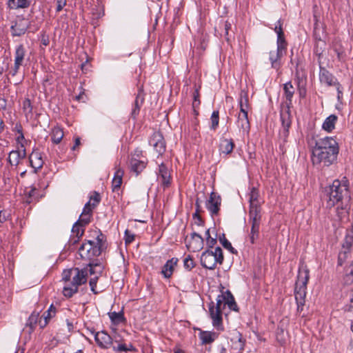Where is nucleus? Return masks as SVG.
Masks as SVG:
<instances>
[{"mask_svg": "<svg viewBox=\"0 0 353 353\" xmlns=\"http://www.w3.org/2000/svg\"><path fill=\"white\" fill-rule=\"evenodd\" d=\"M339 145L331 137L318 138L312 148V161L314 165L328 167L333 164L339 154Z\"/></svg>", "mask_w": 353, "mask_h": 353, "instance_id": "obj_1", "label": "nucleus"}, {"mask_svg": "<svg viewBox=\"0 0 353 353\" xmlns=\"http://www.w3.org/2000/svg\"><path fill=\"white\" fill-rule=\"evenodd\" d=\"M283 92L286 101L285 105H281L280 114L283 126L281 134L285 139L288 136L289 128L292 123L290 108L292 107V98L295 92L291 81H288L283 85Z\"/></svg>", "mask_w": 353, "mask_h": 353, "instance_id": "obj_2", "label": "nucleus"}, {"mask_svg": "<svg viewBox=\"0 0 353 353\" xmlns=\"http://www.w3.org/2000/svg\"><path fill=\"white\" fill-rule=\"evenodd\" d=\"M348 197L347 185H342L339 180H334L332 185L325 187L323 190V198L326 200L327 207L330 208Z\"/></svg>", "mask_w": 353, "mask_h": 353, "instance_id": "obj_3", "label": "nucleus"}, {"mask_svg": "<svg viewBox=\"0 0 353 353\" xmlns=\"http://www.w3.org/2000/svg\"><path fill=\"white\" fill-rule=\"evenodd\" d=\"M309 270L299 271L297 281L295 283L294 296L297 304V312L301 314L305 305L306 285L309 280Z\"/></svg>", "mask_w": 353, "mask_h": 353, "instance_id": "obj_4", "label": "nucleus"}, {"mask_svg": "<svg viewBox=\"0 0 353 353\" xmlns=\"http://www.w3.org/2000/svg\"><path fill=\"white\" fill-rule=\"evenodd\" d=\"M88 279V268L79 269L74 268L72 279L68 284L64 285L63 294L66 298H71L78 292L79 286L85 283Z\"/></svg>", "mask_w": 353, "mask_h": 353, "instance_id": "obj_5", "label": "nucleus"}, {"mask_svg": "<svg viewBox=\"0 0 353 353\" xmlns=\"http://www.w3.org/2000/svg\"><path fill=\"white\" fill-rule=\"evenodd\" d=\"M223 259L222 249L220 247H216L214 252L208 250L202 253L201 264L206 269L214 270L217 263H223Z\"/></svg>", "mask_w": 353, "mask_h": 353, "instance_id": "obj_6", "label": "nucleus"}, {"mask_svg": "<svg viewBox=\"0 0 353 353\" xmlns=\"http://www.w3.org/2000/svg\"><path fill=\"white\" fill-rule=\"evenodd\" d=\"M224 299L223 292H222L221 294L217 296L216 306H214L213 301L209 305V312L210 318L212 320V325L218 330L221 331L223 330L222 310L224 309L223 304Z\"/></svg>", "mask_w": 353, "mask_h": 353, "instance_id": "obj_7", "label": "nucleus"}, {"mask_svg": "<svg viewBox=\"0 0 353 353\" xmlns=\"http://www.w3.org/2000/svg\"><path fill=\"white\" fill-rule=\"evenodd\" d=\"M100 247L96 246L95 242L88 240L83 243L79 249V254L82 259L92 260L101 254Z\"/></svg>", "mask_w": 353, "mask_h": 353, "instance_id": "obj_8", "label": "nucleus"}, {"mask_svg": "<svg viewBox=\"0 0 353 353\" xmlns=\"http://www.w3.org/2000/svg\"><path fill=\"white\" fill-rule=\"evenodd\" d=\"M30 26L28 19L17 17L10 27L11 34L13 37H21L26 32Z\"/></svg>", "mask_w": 353, "mask_h": 353, "instance_id": "obj_9", "label": "nucleus"}, {"mask_svg": "<svg viewBox=\"0 0 353 353\" xmlns=\"http://www.w3.org/2000/svg\"><path fill=\"white\" fill-rule=\"evenodd\" d=\"M149 143L159 155H162L165 152L166 143L161 132H154Z\"/></svg>", "mask_w": 353, "mask_h": 353, "instance_id": "obj_10", "label": "nucleus"}, {"mask_svg": "<svg viewBox=\"0 0 353 353\" xmlns=\"http://www.w3.org/2000/svg\"><path fill=\"white\" fill-rule=\"evenodd\" d=\"M26 56V49L23 44L16 47L14 53V63L10 73L14 77L19 72V68L23 65Z\"/></svg>", "mask_w": 353, "mask_h": 353, "instance_id": "obj_11", "label": "nucleus"}, {"mask_svg": "<svg viewBox=\"0 0 353 353\" xmlns=\"http://www.w3.org/2000/svg\"><path fill=\"white\" fill-rule=\"evenodd\" d=\"M221 204V198L220 195L214 192H212L206 201L205 205L212 216L219 214Z\"/></svg>", "mask_w": 353, "mask_h": 353, "instance_id": "obj_12", "label": "nucleus"}, {"mask_svg": "<svg viewBox=\"0 0 353 353\" xmlns=\"http://www.w3.org/2000/svg\"><path fill=\"white\" fill-rule=\"evenodd\" d=\"M145 92L143 86L141 85L139 87L137 94H136L134 107L132 110L131 117L134 119H137V117L139 115L141 106L145 101Z\"/></svg>", "mask_w": 353, "mask_h": 353, "instance_id": "obj_13", "label": "nucleus"}, {"mask_svg": "<svg viewBox=\"0 0 353 353\" xmlns=\"http://www.w3.org/2000/svg\"><path fill=\"white\" fill-rule=\"evenodd\" d=\"M157 174L158 177L161 178V183L163 188H168L171 184L172 177L170 171L165 163H161L159 165Z\"/></svg>", "mask_w": 353, "mask_h": 353, "instance_id": "obj_14", "label": "nucleus"}, {"mask_svg": "<svg viewBox=\"0 0 353 353\" xmlns=\"http://www.w3.org/2000/svg\"><path fill=\"white\" fill-rule=\"evenodd\" d=\"M94 339L97 345L103 349L109 348L112 343V337L104 331L97 332L94 335Z\"/></svg>", "mask_w": 353, "mask_h": 353, "instance_id": "obj_15", "label": "nucleus"}, {"mask_svg": "<svg viewBox=\"0 0 353 353\" xmlns=\"http://www.w3.org/2000/svg\"><path fill=\"white\" fill-rule=\"evenodd\" d=\"M314 37L315 39V45L314 48V52L318 57L319 59H320L322 57L323 52L325 49L326 43L321 39V37H317V24H315L314 28Z\"/></svg>", "mask_w": 353, "mask_h": 353, "instance_id": "obj_16", "label": "nucleus"}, {"mask_svg": "<svg viewBox=\"0 0 353 353\" xmlns=\"http://www.w3.org/2000/svg\"><path fill=\"white\" fill-rule=\"evenodd\" d=\"M187 246L189 250H192V252H198L201 250L203 246V237L199 234L193 232L191 234V241Z\"/></svg>", "mask_w": 353, "mask_h": 353, "instance_id": "obj_17", "label": "nucleus"}, {"mask_svg": "<svg viewBox=\"0 0 353 353\" xmlns=\"http://www.w3.org/2000/svg\"><path fill=\"white\" fill-rule=\"evenodd\" d=\"M21 147L23 148L21 151L12 150L9 154L8 161L12 165H18L20 163V160L25 159L26 157L24 145L21 144Z\"/></svg>", "mask_w": 353, "mask_h": 353, "instance_id": "obj_18", "label": "nucleus"}, {"mask_svg": "<svg viewBox=\"0 0 353 353\" xmlns=\"http://www.w3.org/2000/svg\"><path fill=\"white\" fill-rule=\"evenodd\" d=\"M29 161L30 166L34 169L35 172L37 170L41 168L43 165L42 155L38 150H34L32 151L29 156Z\"/></svg>", "mask_w": 353, "mask_h": 353, "instance_id": "obj_19", "label": "nucleus"}, {"mask_svg": "<svg viewBox=\"0 0 353 353\" xmlns=\"http://www.w3.org/2000/svg\"><path fill=\"white\" fill-rule=\"evenodd\" d=\"M319 80L321 83L325 84L328 86H332L336 79L330 73L327 69L320 65L319 71Z\"/></svg>", "mask_w": 353, "mask_h": 353, "instance_id": "obj_20", "label": "nucleus"}, {"mask_svg": "<svg viewBox=\"0 0 353 353\" xmlns=\"http://www.w3.org/2000/svg\"><path fill=\"white\" fill-rule=\"evenodd\" d=\"M178 261V259L175 257L167 261L161 270V274L165 278L169 279L172 276L174 267L176 265Z\"/></svg>", "mask_w": 353, "mask_h": 353, "instance_id": "obj_21", "label": "nucleus"}, {"mask_svg": "<svg viewBox=\"0 0 353 353\" xmlns=\"http://www.w3.org/2000/svg\"><path fill=\"white\" fill-rule=\"evenodd\" d=\"M234 143L232 139L221 138L219 150L225 154H230L234 148Z\"/></svg>", "mask_w": 353, "mask_h": 353, "instance_id": "obj_22", "label": "nucleus"}, {"mask_svg": "<svg viewBox=\"0 0 353 353\" xmlns=\"http://www.w3.org/2000/svg\"><path fill=\"white\" fill-rule=\"evenodd\" d=\"M147 161L132 158L130 160V170L138 176L146 167Z\"/></svg>", "mask_w": 353, "mask_h": 353, "instance_id": "obj_23", "label": "nucleus"}, {"mask_svg": "<svg viewBox=\"0 0 353 353\" xmlns=\"http://www.w3.org/2000/svg\"><path fill=\"white\" fill-rule=\"evenodd\" d=\"M237 123L243 132H248L250 129V124L248 119V111L241 108V112L239 114Z\"/></svg>", "mask_w": 353, "mask_h": 353, "instance_id": "obj_24", "label": "nucleus"}, {"mask_svg": "<svg viewBox=\"0 0 353 353\" xmlns=\"http://www.w3.org/2000/svg\"><path fill=\"white\" fill-rule=\"evenodd\" d=\"M124 171L120 168H116L114 178L112 181V191L115 192L120 189L123 181Z\"/></svg>", "mask_w": 353, "mask_h": 353, "instance_id": "obj_25", "label": "nucleus"}, {"mask_svg": "<svg viewBox=\"0 0 353 353\" xmlns=\"http://www.w3.org/2000/svg\"><path fill=\"white\" fill-rule=\"evenodd\" d=\"M285 54L278 50H273L270 52L269 59L271 62L272 68L279 70L281 68V59Z\"/></svg>", "mask_w": 353, "mask_h": 353, "instance_id": "obj_26", "label": "nucleus"}, {"mask_svg": "<svg viewBox=\"0 0 353 353\" xmlns=\"http://www.w3.org/2000/svg\"><path fill=\"white\" fill-rule=\"evenodd\" d=\"M223 296L225 297V299L223 301H224L223 307H225V305H228V306L229 307V308L230 310L236 311V312L239 310V307H238L237 304L234 300V297L230 290H226L223 293Z\"/></svg>", "mask_w": 353, "mask_h": 353, "instance_id": "obj_27", "label": "nucleus"}, {"mask_svg": "<svg viewBox=\"0 0 353 353\" xmlns=\"http://www.w3.org/2000/svg\"><path fill=\"white\" fill-rule=\"evenodd\" d=\"M31 4L30 0H8L7 5L10 9L17 10L27 8Z\"/></svg>", "mask_w": 353, "mask_h": 353, "instance_id": "obj_28", "label": "nucleus"}, {"mask_svg": "<svg viewBox=\"0 0 353 353\" xmlns=\"http://www.w3.org/2000/svg\"><path fill=\"white\" fill-rule=\"evenodd\" d=\"M250 219L251 222L261 223V207L259 205L250 206L249 212Z\"/></svg>", "mask_w": 353, "mask_h": 353, "instance_id": "obj_29", "label": "nucleus"}, {"mask_svg": "<svg viewBox=\"0 0 353 353\" xmlns=\"http://www.w3.org/2000/svg\"><path fill=\"white\" fill-rule=\"evenodd\" d=\"M337 121V117L335 114H331L325 119L324 121L322 128L325 131L330 132L335 128V123Z\"/></svg>", "mask_w": 353, "mask_h": 353, "instance_id": "obj_30", "label": "nucleus"}, {"mask_svg": "<svg viewBox=\"0 0 353 353\" xmlns=\"http://www.w3.org/2000/svg\"><path fill=\"white\" fill-rule=\"evenodd\" d=\"M217 334L214 332L202 331L199 334V337L202 341V344H210L214 341Z\"/></svg>", "mask_w": 353, "mask_h": 353, "instance_id": "obj_31", "label": "nucleus"}, {"mask_svg": "<svg viewBox=\"0 0 353 353\" xmlns=\"http://www.w3.org/2000/svg\"><path fill=\"white\" fill-rule=\"evenodd\" d=\"M88 266L90 268L88 269V272H89L90 275L96 274L99 276L104 270L103 265L100 263H89Z\"/></svg>", "mask_w": 353, "mask_h": 353, "instance_id": "obj_32", "label": "nucleus"}, {"mask_svg": "<svg viewBox=\"0 0 353 353\" xmlns=\"http://www.w3.org/2000/svg\"><path fill=\"white\" fill-rule=\"evenodd\" d=\"M63 130L59 128L55 127L52 129V134H51V139L52 141L55 143L58 144L61 142L63 137Z\"/></svg>", "mask_w": 353, "mask_h": 353, "instance_id": "obj_33", "label": "nucleus"}, {"mask_svg": "<svg viewBox=\"0 0 353 353\" xmlns=\"http://www.w3.org/2000/svg\"><path fill=\"white\" fill-rule=\"evenodd\" d=\"M39 316V312H33L28 319L26 322V326L30 327V332L34 331L36 325L38 322Z\"/></svg>", "mask_w": 353, "mask_h": 353, "instance_id": "obj_34", "label": "nucleus"}, {"mask_svg": "<svg viewBox=\"0 0 353 353\" xmlns=\"http://www.w3.org/2000/svg\"><path fill=\"white\" fill-rule=\"evenodd\" d=\"M252 227L250 234V239L252 244H254L255 242V239L259 238V222H251Z\"/></svg>", "mask_w": 353, "mask_h": 353, "instance_id": "obj_35", "label": "nucleus"}, {"mask_svg": "<svg viewBox=\"0 0 353 353\" xmlns=\"http://www.w3.org/2000/svg\"><path fill=\"white\" fill-rule=\"evenodd\" d=\"M110 319H111L112 323L115 325H118L121 323L125 321V318L124 317L123 312L121 311L119 312H112L109 313Z\"/></svg>", "mask_w": 353, "mask_h": 353, "instance_id": "obj_36", "label": "nucleus"}, {"mask_svg": "<svg viewBox=\"0 0 353 353\" xmlns=\"http://www.w3.org/2000/svg\"><path fill=\"white\" fill-rule=\"evenodd\" d=\"M350 256L349 248H345V245H343V250L339 253L338 256V265L342 266Z\"/></svg>", "mask_w": 353, "mask_h": 353, "instance_id": "obj_37", "label": "nucleus"}, {"mask_svg": "<svg viewBox=\"0 0 353 353\" xmlns=\"http://www.w3.org/2000/svg\"><path fill=\"white\" fill-rule=\"evenodd\" d=\"M277 48L276 50L279 52H282V53L285 54L288 43L285 41V35L280 32L279 35L277 36Z\"/></svg>", "mask_w": 353, "mask_h": 353, "instance_id": "obj_38", "label": "nucleus"}, {"mask_svg": "<svg viewBox=\"0 0 353 353\" xmlns=\"http://www.w3.org/2000/svg\"><path fill=\"white\" fill-rule=\"evenodd\" d=\"M97 234L96 237V246L100 247V250L102 252L105 248L106 236L101 232V230L94 231Z\"/></svg>", "mask_w": 353, "mask_h": 353, "instance_id": "obj_39", "label": "nucleus"}, {"mask_svg": "<svg viewBox=\"0 0 353 353\" xmlns=\"http://www.w3.org/2000/svg\"><path fill=\"white\" fill-rule=\"evenodd\" d=\"M219 240L224 248L228 250L232 254H237V251L232 246L230 242L225 238V234H222V235L219 236Z\"/></svg>", "mask_w": 353, "mask_h": 353, "instance_id": "obj_40", "label": "nucleus"}, {"mask_svg": "<svg viewBox=\"0 0 353 353\" xmlns=\"http://www.w3.org/2000/svg\"><path fill=\"white\" fill-rule=\"evenodd\" d=\"M239 103V107H240V112H241V108H242V109H243L244 111H248L249 103H248V96L246 92H241Z\"/></svg>", "mask_w": 353, "mask_h": 353, "instance_id": "obj_41", "label": "nucleus"}, {"mask_svg": "<svg viewBox=\"0 0 353 353\" xmlns=\"http://www.w3.org/2000/svg\"><path fill=\"white\" fill-rule=\"evenodd\" d=\"M259 191L256 188H252L249 195L250 206L259 205Z\"/></svg>", "mask_w": 353, "mask_h": 353, "instance_id": "obj_42", "label": "nucleus"}, {"mask_svg": "<svg viewBox=\"0 0 353 353\" xmlns=\"http://www.w3.org/2000/svg\"><path fill=\"white\" fill-rule=\"evenodd\" d=\"M85 227V226H81L79 222L76 221L72 226V232L74 235L82 237L84 234Z\"/></svg>", "mask_w": 353, "mask_h": 353, "instance_id": "obj_43", "label": "nucleus"}, {"mask_svg": "<svg viewBox=\"0 0 353 353\" xmlns=\"http://www.w3.org/2000/svg\"><path fill=\"white\" fill-rule=\"evenodd\" d=\"M211 125L210 129L212 130H215L218 126L219 123V112L218 110L213 111L211 115Z\"/></svg>", "mask_w": 353, "mask_h": 353, "instance_id": "obj_44", "label": "nucleus"}, {"mask_svg": "<svg viewBox=\"0 0 353 353\" xmlns=\"http://www.w3.org/2000/svg\"><path fill=\"white\" fill-rule=\"evenodd\" d=\"M232 25L228 21L224 23V37L228 43H229L231 39L233 37V33L231 30Z\"/></svg>", "mask_w": 353, "mask_h": 353, "instance_id": "obj_45", "label": "nucleus"}, {"mask_svg": "<svg viewBox=\"0 0 353 353\" xmlns=\"http://www.w3.org/2000/svg\"><path fill=\"white\" fill-rule=\"evenodd\" d=\"M74 268L64 270L62 273V280L65 282V285L68 284L71 282V278L72 279V275L74 274Z\"/></svg>", "mask_w": 353, "mask_h": 353, "instance_id": "obj_46", "label": "nucleus"}, {"mask_svg": "<svg viewBox=\"0 0 353 353\" xmlns=\"http://www.w3.org/2000/svg\"><path fill=\"white\" fill-rule=\"evenodd\" d=\"M55 314L56 307L53 305V304H51L48 310L43 313L42 317H43L44 319L49 322V321L52 317H54Z\"/></svg>", "mask_w": 353, "mask_h": 353, "instance_id": "obj_47", "label": "nucleus"}, {"mask_svg": "<svg viewBox=\"0 0 353 353\" xmlns=\"http://www.w3.org/2000/svg\"><path fill=\"white\" fill-rule=\"evenodd\" d=\"M92 216V214H81L77 221L81 224V226H86L90 223Z\"/></svg>", "mask_w": 353, "mask_h": 353, "instance_id": "obj_48", "label": "nucleus"}, {"mask_svg": "<svg viewBox=\"0 0 353 353\" xmlns=\"http://www.w3.org/2000/svg\"><path fill=\"white\" fill-rule=\"evenodd\" d=\"M195 266V263L192 259V256L188 255L185 259H184V267L186 270L188 271L191 270Z\"/></svg>", "mask_w": 353, "mask_h": 353, "instance_id": "obj_49", "label": "nucleus"}, {"mask_svg": "<svg viewBox=\"0 0 353 353\" xmlns=\"http://www.w3.org/2000/svg\"><path fill=\"white\" fill-rule=\"evenodd\" d=\"M98 279H99V276H95L94 277L90 279V280L89 281L90 290L94 294H99V292L96 290Z\"/></svg>", "mask_w": 353, "mask_h": 353, "instance_id": "obj_50", "label": "nucleus"}, {"mask_svg": "<svg viewBox=\"0 0 353 353\" xmlns=\"http://www.w3.org/2000/svg\"><path fill=\"white\" fill-rule=\"evenodd\" d=\"M23 109L27 113H32V106L29 99H26L23 102Z\"/></svg>", "mask_w": 353, "mask_h": 353, "instance_id": "obj_51", "label": "nucleus"}, {"mask_svg": "<svg viewBox=\"0 0 353 353\" xmlns=\"http://www.w3.org/2000/svg\"><path fill=\"white\" fill-rule=\"evenodd\" d=\"M93 201L94 203H92V205L93 206V208H95L97 206V205L101 201V196L100 194L94 191L93 192V195L90 196V201Z\"/></svg>", "mask_w": 353, "mask_h": 353, "instance_id": "obj_52", "label": "nucleus"}, {"mask_svg": "<svg viewBox=\"0 0 353 353\" xmlns=\"http://www.w3.org/2000/svg\"><path fill=\"white\" fill-rule=\"evenodd\" d=\"M124 239L126 245L130 244L134 240V234H132L128 230H126Z\"/></svg>", "mask_w": 353, "mask_h": 353, "instance_id": "obj_53", "label": "nucleus"}, {"mask_svg": "<svg viewBox=\"0 0 353 353\" xmlns=\"http://www.w3.org/2000/svg\"><path fill=\"white\" fill-rule=\"evenodd\" d=\"M113 349L118 352H128V351H132L134 350V347L130 345V347H128L125 344H121L118 347H113Z\"/></svg>", "mask_w": 353, "mask_h": 353, "instance_id": "obj_54", "label": "nucleus"}, {"mask_svg": "<svg viewBox=\"0 0 353 353\" xmlns=\"http://www.w3.org/2000/svg\"><path fill=\"white\" fill-rule=\"evenodd\" d=\"M93 206L92 205L91 203H90V201H89L88 202H87L83 209V211L81 212V214H92V210H93Z\"/></svg>", "mask_w": 353, "mask_h": 353, "instance_id": "obj_55", "label": "nucleus"}, {"mask_svg": "<svg viewBox=\"0 0 353 353\" xmlns=\"http://www.w3.org/2000/svg\"><path fill=\"white\" fill-rule=\"evenodd\" d=\"M199 97H200V94H199V90L196 89L193 93L194 101H193L192 105L194 108L200 105Z\"/></svg>", "mask_w": 353, "mask_h": 353, "instance_id": "obj_56", "label": "nucleus"}, {"mask_svg": "<svg viewBox=\"0 0 353 353\" xmlns=\"http://www.w3.org/2000/svg\"><path fill=\"white\" fill-rule=\"evenodd\" d=\"M66 0H57L56 11L57 12H61L63 10V7L66 5Z\"/></svg>", "mask_w": 353, "mask_h": 353, "instance_id": "obj_57", "label": "nucleus"}, {"mask_svg": "<svg viewBox=\"0 0 353 353\" xmlns=\"http://www.w3.org/2000/svg\"><path fill=\"white\" fill-rule=\"evenodd\" d=\"M282 26H283V23H282L281 20V19L278 20L277 25L274 28V31L276 32L277 36L279 35L280 32L282 34V35L284 34V32H283V28H282Z\"/></svg>", "mask_w": 353, "mask_h": 353, "instance_id": "obj_58", "label": "nucleus"}, {"mask_svg": "<svg viewBox=\"0 0 353 353\" xmlns=\"http://www.w3.org/2000/svg\"><path fill=\"white\" fill-rule=\"evenodd\" d=\"M201 201L199 200V198H197L196 200V203H195L196 212L193 214V217H195L196 216H197V214H199L200 212H202V208H201Z\"/></svg>", "mask_w": 353, "mask_h": 353, "instance_id": "obj_59", "label": "nucleus"}, {"mask_svg": "<svg viewBox=\"0 0 353 353\" xmlns=\"http://www.w3.org/2000/svg\"><path fill=\"white\" fill-rule=\"evenodd\" d=\"M207 245L208 248H212L213 246L216 243V239L212 238L211 236H208L206 238Z\"/></svg>", "mask_w": 353, "mask_h": 353, "instance_id": "obj_60", "label": "nucleus"}, {"mask_svg": "<svg viewBox=\"0 0 353 353\" xmlns=\"http://www.w3.org/2000/svg\"><path fill=\"white\" fill-rule=\"evenodd\" d=\"M237 339H238V341L241 343V345L240 349L243 350L244 348L245 340L243 339L242 334L240 332H237Z\"/></svg>", "mask_w": 353, "mask_h": 353, "instance_id": "obj_61", "label": "nucleus"}, {"mask_svg": "<svg viewBox=\"0 0 353 353\" xmlns=\"http://www.w3.org/2000/svg\"><path fill=\"white\" fill-rule=\"evenodd\" d=\"M333 86H335L336 88L337 92H338V99H339L341 98V96L342 95V90H341V84L336 81L335 83L332 85Z\"/></svg>", "mask_w": 353, "mask_h": 353, "instance_id": "obj_62", "label": "nucleus"}, {"mask_svg": "<svg viewBox=\"0 0 353 353\" xmlns=\"http://www.w3.org/2000/svg\"><path fill=\"white\" fill-rule=\"evenodd\" d=\"M7 220L6 212L0 210V223H4Z\"/></svg>", "mask_w": 353, "mask_h": 353, "instance_id": "obj_63", "label": "nucleus"}, {"mask_svg": "<svg viewBox=\"0 0 353 353\" xmlns=\"http://www.w3.org/2000/svg\"><path fill=\"white\" fill-rule=\"evenodd\" d=\"M348 310L352 311L353 310V289L350 292V304L348 305Z\"/></svg>", "mask_w": 353, "mask_h": 353, "instance_id": "obj_64", "label": "nucleus"}]
</instances>
